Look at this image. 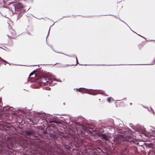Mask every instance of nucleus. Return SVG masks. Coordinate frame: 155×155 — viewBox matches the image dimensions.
Listing matches in <instances>:
<instances>
[{
    "label": "nucleus",
    "instance_id": "1",
    "mask_svg": "<svg viewBox=\"0 0 155 155\" xmlns=\"http://www.w3.org/2000/svg\"><path fill=\"white\" fill-rule=\"evenodd\" d=\"M23 7V5L19 3H18L15 4L14 5V7L16 10L22 8Z\"/></svg>",
    "mask_w": 155,
    "mask_h": 155
},
{
    "label": "nucleus",
    "instance_id": "2",
    "mask_svg": "<svg viewBox=\"0 0 155 155\" xmlns=\"http://www.w3.org/2000/svg\"><path fill=\"white\" fill-rule=\"evenodd\" d=\"M102 138H104V139H105L106 140H108V137L107 135H106V134H102Z\"/></svg>",
    "mask_w": 155,
    "mask_h": 155
},
{
    "label": "nucleus",
    "instance_id": "3",
    "mask_svg": "<svg viewBox=\"0 0 155 155\" xmlns=\"http://www.w3.org/2000/svg\"><path fill=\"white\" fill-rule=\"evenodd\" d=\"M113 100V99H112L111 97H110L108 98L107 99V101H108L109 102H110V100Z\"/></svg>",
    "mask_w": 155,
    "mask_h": 155
},
{
    "label": "nucleus",
    "instance_id": "4",
    "mask_svg": "<svg viewBox=\"0 0 155 155\" xmlns=\"http://www.w3.org/2000/svg\"><path fill=\"white\" fill-rule=\"evenodd\" d=\"M46 89V90H49L50 89V88L49 87H47Z\"/></svg>",
    "mask_w": 155,
    "mask_h": 155
},
{
    "label": "nucleus",
    "instance_id": "5",
    "mask_svg": "<svg viewBox=\"0 0 155 155\" xmlns=\"http://www.w3.org/2000/svg\"><path fill=\"white\" fill-rule=\"evenodd\" d=\"M33 74V72L31 73L29 75V76H31Z\"/></svg>",
    "mask_w": 155,
    "mask_h": 155
},
{
    "label": "nucleus",
    "instance_id": "6",
    "mask_svg": "<svg viewBox=\"0 0 155 155\" xmlns=\"http://www.w3.org/2000/svg\"><path fill=\"white\" fill-rule=\"evenodd\" d=\"M75 58H76V62H78V60H77V57L76 56L75 57Z\"/></svg>",
    "mask_w": 155,
    "mask_h": 155
},
{
    "label": "nucleus",
    "instance_id": "7",
    "mask_svg": "<svg viewBox=\"0 0 155 155\" xmlns=\"http://www.w3.org/2000/svg\"><path fill=\"white\" fill-rule=\"evenodd\" d=\"M154 64V63H153V64H149V65H152V64Z\"/></svg>",
    "mask_w": 155,
    "mask_h": 155
}]
</instances>
